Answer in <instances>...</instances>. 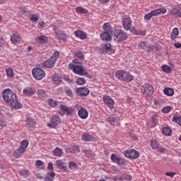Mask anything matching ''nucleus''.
Segmentation results:
<instances>
[{
	"instance_id": "52",
	"label": "nucleus",
	"mask_w": 181,
	"mask_h": 181,
	"mask_svg": "<svg viewBox=\"0 0 181 181\" xmlns=\"http://www.w3.org/2000/svg\"><path fill=\"white\" fill-rule=\"evenodd\" d=\"M48 104L49 105H50V107H56V105H57L56 101L53 100V99H49L48 101Z\"/></svg>"
},
{
	"instance_id": "46",
	"label": "nucleus",
	"mask_w": 181,
	"mask_h": 181,
	"mask_svg": "<svg viewBox=\"0 0 181 181\" xmlns=\"http://www.w3.org/2000/svg\"><path fill=\"white\" fill-rule=\"evenodd\" d=\"M172 110V107L170 106H167V107H164L161 112L163 113V114H168V112H170V111Z\"/></svg>"
},
{
	"instance_id": "38",
	"label": "nucleus",
	"mask_w": 181,
	"mask_h": 181,
	"mask_svg": "<svg viewBox=\"0 0 181 181\" xmlns=\"http://www.w3.org/2000/svg\"><path fill=\"white\" fill-rule=\"evenodd\" d=\"M151 146L152 149H158L159 148V143L155 139L151 141Z\"/></svg>"
},
{
	"instance_id": "5",
	"label": "nucleus",
	"mask_w": 181,
	"mask_h": 181,
	"mask_svg": "<svg viewBox=\"0 0 181 181\" xmlns=\"http://www.w3.org/2000/svg\"><path fill=\"white\" fill-rule=\"evenodd\" d=\"M115 76L119 80H122V81H126V82L132 81L134 80L132 75L122 70L117 71L115 74Z\"/></svg>"
},
{
	"instance_id": "63",
	"label": "nucleus",
	"mask_w": 181,
	"mask_h": 181,
	"mask_svg": "<svg viewBox=\"0 0 181 181\" xmlns=\"http://www.w3.org/2000/svg\"><path fill=\"white\" fill-rule=\"evenodd\" d=\"M175 173H165L166 176H170V177H173L175 176Z\"/></svg>"
},
{
	"instance_id": "48",
	"label": "nucleus",
	"mask_w": 181,
	"mask_h": 181,
	"mask_svg": "<svg viewBox=\"0 0 181 181\" xmlns=\"http://www.w3.org/2000/svg\"><path fill=\"white\" fill-rule=\"evenodd\" d=\"M72 63H74L73 66H83V62L77 59H74Z\"/></svg>"
},
{
	"instance_id": "15",
	"label": "nucleus",
	"mask_w": 181,
	"mask_h": 181,
	"mask_svg": "<svg viewBox=\"0 0 181 181\" xmlns=\"http://www.w3.org/2000/svg\"><path fill=\"white\" fill-rule=\"evenodd\" d=\"M103 100L104 104L107 105V107H114V104H115V102L109 95H104Z\"/></svg>"
},
{
	"instance_id": "34",
	"label": "nucleus",
	"mask_w": 181,
	"mask_h": 181,
	"mask_svg": "<svg viewBox=\"0 0 181 181\" xmlns=\"http://www.w3.org/2000/svg\"><path fill=\"white\" fill-rule=\"evenodd\" d=\"M178 35H179V29H177V28H173L171 33V39L173 40H175V39H176V37Z\"/></svg>"
},
{
	"instance_id": "45",
	"label": "nucleus",
	"mask_w": 181,
	"mask_h": 181,
	"mask_svg": "<svg viewBox=\"0 0 181 181\" xmlns=\"http://www.w3.org/2000/svg\"><path fill=\"white\" fill-rule=\"evenodd\" d=\"M76 57H78L80 60H84V54L82 52H77L75 53Z\"/></svg>"
},
{
	"instance_id": "19",
	"label": "nucleus",
	"mask_w": 181,
	"mask_h": 181,
	"mask_svg": "<svg viewBox=\"0 0 181 181\" xmlns=\"http://www.w3.org/2000/svg\"><path fill=\"white\" fill-rule=\"evenodd\" d=\"M11 42L13 45H16L21 42V35L18 33H14L11 35Z\"/></svg>"
},
{
	"instance_id": "9",
	"label": "nucleus",
	"mask_w": 181,
	"mask_h": 181,
	"mask_svg": "<svg viewBox=\"0 0 181 181\" xmlns=\"http://www.w3.org/2000/svg\"><path fill=\"white\" fill-rule=\"evenodd\" d=\"M122 23L125 30H131V26H132V20H131V17H129V16H124L122 17Z\"/></svg>"
},
{
	"instance_id": "6",
	"label": "nucleus",
	"mask_w": 181,
	"mask_h": 181,
	"mask_svg": "<svg viewBox=\"0 0 181 181\" xmlns=\"http://www.w3.org/2000/svg\"><path fill=\"white\" fill-rule=\"evenodd\" d=\"M32 74L35 80H42L45 76H46V74L45 73V71L40 68H34L32 70Z\"/></svg>"
},
{
	"instance_id": "2",
	"label": "nucleus",
	"mask_w": 181,
	"mask_h": 181,
	"mask_svg": "<svg viewBox=\"0 0 181 181\" xmlns=\"http://www.w3.org/2000/svg\"><path fill=\"white\" fill-rule=\"evenodd\" d=\"M59 56H60V52H59V51L54 52L52 54V57L43 63L42 66L44 67H47V69H53Z\"/></svg>"
},
{
	"instance_id": "13",
	"label": "nucleus",
	"mask_w": 181,
	"mask_h": 181,
	"mask_svg": "<svg viewBox=\"0 0 181 181\" xmlns=\"http://www.w3.org/2000/svg\"><path fill=\"white\" fill-rule=\"evenodd\" d=\"M59 124H60V117L53 115L51 118V122L48 124V127H49V128H56Z\"/></svg>"
},
{
	"instance_id": "1",
	"label": "nucleus",
	"mask_w": 181,
	"mask_h": 181,
	"mask_svg": "<svg viewBox=\"0 0 181 181\" xmlns=\"http://www.w3.org/2000/svg\"><path fill=\"white\" fill-rule=\"evenodd\" d=\"M3 100L6 103L7 105H10L11 108H15V110H21L23 105L21 102H19V98L11 90V89H6L3 91Z\"/></svg>"
},
{
	"instance_id": "49",
	"label": "nucleus",
	"mask_w": 181,
	"mask_h": 181,
	"mask_svg": "<svg viewBox=\"0 0 181 181\" xmlns=\"http://www.w3.org/2000/svg\"><path fill=\"white\" fill-rule=\"evenodd\" d=\"M69 169H71L72 170H74L75 169H77V164L76 163L71 161L69 163Z\"/></svg>"
},
{
	"instance_id": "55",
	"label": "nucleus",
	"mask_w": 181,
	"mask_h": 181,
	"mask_svg": "<svg viewBox=\"0 0 181 181\" xmlns=\"http://www.w3.org/2000/svg\"><path fill=\"white\" fill-rule=\"evenodd\" d=\"M82 76H85L86 77H88V78H92L91 75L87 72V69H85Z\"/></svg>"
},
{
	"instance_id": "12",
	"label": "nucleus",
	"mask_w": 181,
	"mask_h": 181,
	"mask_svg": "<svg viewBox=\"0 0 181 181\" xmlns=\"http://www.w3.org/2000/svg\"><path fill=\"white\" fill-rule=\"evenodd\" d=\"M102 53L103 54H113V53H115V49H112L111 44L107 43L102 47Z\"/></svg>"
},
{
	"instance_id": "31",
	"label": "nucleus",
	"mask_w": 181,
	"mask_h": 181,
	"mask_svg": "<svg viewBox=\"0 0 181 181\" xmlns=\"http://www.w3.org/2000/svg\"><path fill=\"white\" fill-rule=\"evenodd\" d=\"M53 154L55 156H58V158H60L63 155V150L59 147H57L54 151H53Z\"/></svg>"
},
{
	"instance_id": "35",
	"label": "nucleus",
	"mask_w": 181,
	"mask_h": 181,
	"mask_svg": "<svg viewBox=\"0 0 181 181\" xmlns=\"http://www.w3.org/2000/svg\"><path fill=\"white\" fill-rule=\"evenodd\" d=\"M52 81H54V84H59V83H62V78L59 74H54L52 77Z\"/></svg>"
},
{
	"instance_id": "14",
	"label": "nucleus",
	"mask_w": 181,
	"mask_h": 181,
	"mask_svg": "<svg viewBox=\"0 0 181 181\" xmlns=\"http://www.w3.org/2000/svg\"><path fill=\"white\" fill-rule=\"evenodd\" d=\"M59 108L64 114H66L68 117H71L73 115V112H74V110L71 107H69L63 105H60Z\"/></svg>"
},
{
	"instance_id": "21",
	"label": "nucleus",
	"mask_w": 181,
	"mask_h": 181,
	"mask_svg": "<svg viewBox=\"0 0 181 181\" xmlns=\"http://www.w3.org/2000/svg\"><path fill=\"white\" fill-rule=\"evenodd\" d=\"M151 16H157V15H160V13H166V8H158L156 10H153L150 12Z\"/></svg>"
},
{
	"instance_id": "53",
	"label": "nucleus",
	"mask_w": 181,
	"mask_h": 181,
	"mask_svg": "<svg viewBox=\"0 0 181 181\" xmlns=\"http://www.w3.org/2000/svg\"><path fill=\"white\" fill-rule=\"evenodd\" d=\"M71 148H72V153H77V152H80V148L78 146H73Z\"/></svg>"
},
{
	"instance_id": "57",
	"label": "nucleus",
	"mask_w": 181,
	"mask_h": 181,
	"mask_svg": "<svg viewBox=\"0 0 181 181\" xmlns=\"http://www.w3.org/2000/svg\"><path fill=\"white\" fill-rule=\"evenodd\" d=\"M110 159H122L121 157H117L115 153L111 155Z\"/></svg>"
},
{
	"instance_id": "3",
	"label": "nucleus",
	"mask_w": 181,
	"mask_h": 181,
	"mask_svg": "<svg viewBox=\"0 0 181 181\" xmlns=\"http://www.w3.org/2000/svg\"><path fill=\"white\" fill-rule=\"evenodd\" d=\"M29 146V141L23 140L21 143L20 147L13 152L14 158H18L23 155V153L26 151Z\"/></svg>"
},
{
	"instance_id": "42",
	"label": "nucleus",
	"mask_w": 181,
	"mask_h": 181,
	"mask_svg": "<svg viewBox=\"0 0 181 181\" xmlns=\"http://www.w3.org/2000/svg\"><path fill=\"white\" fill-rule=\"evenodd\" d=\"M37 94L38 97H40V98H45V97H46V93L45 92V90H43L42 89H39L37 91Z\"/></svg>"
},
{
	"instance_id": "30",
	"label": "nucleus",
	"mask_w": 181,
	"mask_h": 181,
	"mask_svg": "<svg viewBox=\"0 0 181 181\" xmlns=\"http://www.w3.org/2000/svg\"><path fill=\"white\" fill-rule=\"evenodd\" d=\"M119 121V120L117 119V117H115V116H112L108 118V122H110V124L111 125H117V124H118Z\"/></svg>"
},
{
	"instance_id": "29",
	"label": "nucleus",
	"mask_w": 181,
	"mask_h": 181,
	"mask_svg": "<svg viewBox=\"0 0 181 181\" xmlns=\"http://www.w3.org/2000/svg\"><path fill=\"white\" fill-rule=\"evenodd\" d=\"M114 163H117L121 168H124L127 165V161L124 159H112Z\"/></svg>"
},
{
	"instance_id": "58",
	"label": "nucleus",
	"mask_w": 181,
	"mask_h": 181,
	"mask_svg": "<svg viewBox=\"0 0 181 181\" xmlns=\"http://www.w3.org/2000/svg\"><path fill=\"white\" fill-rule=\"evenodd\" d=\"M130 30L131 33H133L134 35H138V31L134 28V27H132Z\"/></svg>"
},
{
	"instance_id": "62",
	"label": "nucleus",
	"mask_w": 181,
	"mask_h": 181,
	"mask_svg": "<svg viewBox=\"0 0 181 181\" xmlns=\"http://www.w3.org/2000/svg\"><path fill=\"white\" fill-rule=\"evenodd\" d=\"M66 93V95H69V97H73V91H71V90H68Z\"/></svg>"
},
{
	"instance_id": "51",
	"label": "nucleus",
	"mask_w": 181,
	"mask_h": 181,
	"mask_svg": "<svg viewBox=\"0 0 181 181\" xmlns=\"http://www.w3.org/2000/svg\"><path fill=\"white\" fill-rule=\"evenodd\" d=\"M30 20L33 22H37V21H39V16L37 14H33L30 17Z\"/></svg>"
},
{
	"instance_id": "22",
	"label": "nucleus",
	"mask_w": 181,
	"mask_h": 181,
	"mask_svg": "<svg viewBox=\"0 0 181 181\" xmlns=\"http://www.w3.org/2000/svg\"><path fill=\"white\" fill-rule=\"evenodd\" d=\"M111 34L112 33L104 32L100 34V38L105 42H110L112 39Z\"/></svg>"
},
{
	"instance_id": "24",
	"label": "nucleus",
	"mask_w": 181,
	"mask_h": 181,
	"mask_svg": "<svg viewBox=\"0 0 181 181\" xmlns=\"http://www.w3.org/2000/svg\"><path fill=\"white\" fill-rule=\"evenodd\" d=\"M25 124L30 127V128H35L36 127V121L30 117H28L25 119Z\"/></svg>"
},
{
	"instance_id": "54",
	"label": "nucleus",
	"mask_w": 181,
	"mask_h": 181,
	"mask_svg": "<svg viewBox=\"0 0 181 181\" xmlns=\"http://www.w3.org/2000/svg\"><path fill=\"white\" fill-rule=\"evenodd\" d=\"M158 115H154L152 116V121L154 124V125H156V124H158Z\"/></svg>"
},
{
	"instance_id": "64",
	"label": "nucleus",
	"mask_w": 181,
	"mask_h": 181,
	"mask_svg": "<svg viewBox=\"0 0 181 181\" xmlns=\"http://www.w3.org/2000/svg\"><path fill=\"white\" fill-rule=\"evenodd\" d=\"M175 47H176V49H180L181 47V43L177 42L174 45Z\"/></svg>"
},
{
	"instance_id": "4",
	"label": "nucleus",
	"mask_w": 181,
	"mask_h": 181,
	"mask_svg": "<svg viewBox=\"0 0 181 181\" xmlns=\"http://www.w3.org/2000/svg\"><path fill=\"white\" fill-rule=\"evenodd\" d=\"M112 36L117 42H124L128 39V35L123 30H115L112 33Z\"/></svg>"
},
{
	"instance_id": "61",
	"label": "nucleus",
	"mask_w": 181,
	"mask_h": 181,
	"mask_svg": "<svg viewBox=\"0 0 181 181\" xmlns=\"http://www.w3.org/2000/svg\"><path fill=\"white\" fill-rule=\"evenodd\" d=\"M47 169H48V170H53V163H49Z\"/></svg>"
},
{
	"instance_id": "16",
	"label": "nucleus",
	"mask_w": 181,
	"mask_h": 181,
	"mask_svg": "<svg viewBox=\"0 0 181 181\" xmlns=\"http://www.w3.org/2000/svg\"><path fill=\"white\" fill-rule=\"evenodd\" d=\"M76 91L81 97H86V95L90 94V90L84 87L77 88Z\"/></svg>"
},
{
	"instance_id": "23",
	"label": "nucleus",
	"mask_w": 181,
	"mask_h": 181,
	"mask_svg": "<svg viewBox=\"0 0 181 181\" xmlns=\"http://www.w3.org/2000/svg\"><path fill=\"white\" fill-rule=\"evenodd\" d=\"M54 176H56V173H54V172H48L44 177V181H53L54 180Z\"/></svg>"
},
{
	"instance_id": "26",
	"label": "nucleus",
	"mask_w": 181,
	"mask_h": 181,
	"mask_svg": "<svg viewBox=\"0 0 181 181\" xmlns=\"http://www.w3.org/2000/svg\"><path fill=\"white\" fill-rule=\"evenodd\" d=\"M146 45H147L146 42L142 41L139 44L138 47L141 50L144 49L146 50V52H149L151 50V47H148Z\"/></svg>"
},
{
	"instance_id": "28",
	"label": "nucleus",
	"mask_w": 181,
	"mask_h": 181,
	"mask_svg": "<svg viewBox=\"0 0 181 181\" xmlns=\"http://www.w3.org/2000/svg\"><path fill=\"white\" fill-rule=\"evenodd\" d=\"M83 152L85 153L86 158H90L91 159H94L95 158V156H94V153L90 149L84 148Z\"/></svg>"
},
{
	"instance_id": "59",
	"label": "nucleus",
	"mask_w": 181,
	"mask_h": 181,
	"mask_svg": "<svg viewBox=\"0 0 181 181\" xmlns=\"http://www.w3.org/2000/svg\"><path fill=\"white\" fill-rule=\"evenodd\" d=\"M158 152H160V153H165V152H166V149L163 147H160L158 148Z\"/></svg>"
},
{
	"instance_id": "33",
	"label": "nucleus",
	"mask_w": 181,
	"mask_h": 181,
	"mask_svg": "<svg viewBox=\"0 0 181 181\" xmlns=\"http://www.w3.org/2000/svg\"><path fill=\"white\" fill-rule=\"evenodd\" d=\"M163 93L164 94H165V95L170 96L175 94V90H173V89L170 88H165L163 90Z\"/></svg>"
},
{
	"instance_id": "47",
	"label": "nucleus",
	"mask_w": 181,
	"mask_h": 181,
	"mask_svg": "<svg viewBox=\"0 0 181 181\" xmlns=\"http://www.w3.org/2000/svg\"><path fill=\"white\" fill-rule=\"evenodd\" d=\"M82 139L86 141H93V137L88 134H83L82 136Z\"/></svg>"
},
{
	"instance_id": "17",
	"label": "nucleus",
	"mask_w": 181,
	"mask_h": 181,
	"mask_svg": "<svg viewBox=\"0 0 181 181\" xmlns=\"http://www.w3.org/2000/svg\"><path fill=\"white\" fill-rule=\"evenodd\" d=\"M78 115L81 119H86L88 117V112L84 107H81L78 111Z\"/></svg>"
},
{
	"instance_id": "43",
	"label": "nucleus",
	"mask_w": 181,
	"mask_h": 181,
	"mask_svg": "<svg viewBox=\"0 0 181 181\" xmlns=\"http://www.w3.org/2000/svg\"><path fill=\"white\" fill-rule=\"evenodd\" d=\"M35 165L37 167L39 168V169H45V163H43L40 160H37Z\"/></svg>"
},
{
	"instance_id": "8",
	"label": "nucleus",
	"mask_w": 181,
	"mask_h": 181,
	"mask_svg": "<svg viewBox=\"0 0 181 181\" xmlns=\"http://www.w3.org/2000/svg\"><path fill=\"white\" fill-rule=\"evenodd\" d=\"M123 153L126 158L129 159H138L139 158V153L135 149L127 150Z\"/></svg>"
},
{
	"instance_id": "25",
	"label": "nucleus",
	"mask_w": 181,
	"mask_h": 181,
	"mask_svg": "<svg viewBox=\"0 0 181 181\" xmlns=\"http://www.w3.org/2000/svg\"><path fill=\"white\" fill-rule=\"evenodd\" d=\"M56 163L58 168L63 170V172H67V166L66 165V163L60 160H57Z\"/></svg>"
},
{
	"instance_id": "32",
	"label": "nucleus",
	"mask_w": 181,
	"mask_h": 181,
	"mask_svg": "<svg viewBox=\"0 0 181 181\" xmlns=\"http://www.w3.org/2000/svg\"><path fill=\"white\" fill-rule=\"evenodd\" d=\"M103 30H105V32H107L109 33H112L114 31H112V28H111V25H110V24L108 23H105L103 26Z\"/></svg>"
},
{
	"instance_id": "44",
	"label": "nucleus",
	"mask_w": 181,
	"mask_h": 181,
	"mask_svg": "<svg viewBox=\"0 0 181 181\" xmlns=\"http://www.w3.org/2000/svg\"><path fill=\"white\" fill-rule=\"evenodd\" d=\"M76 84H78V86H83V84H86V79H84V78H78Z\"/></svg>"
},
{
	"instance_id": "10",
	"label": "nucleus",
	"mask_w": 181,
	"mask_h": 181,
	"mask_svg": "<svg viewBox=\"0 0 181 181\" xmlns=\"http://www.w3.org/2000/svg\"><path fill=\"white\" fill-rule=\"evenodd\" d=\"M141 90L144 94L148 97L152 95L153 94V86L151 84H145L141 87Z\"/></svg>"
},
{
	"instance_id": "41",
	"label": "nucleus",
	"mask_w": 181,
	"mask_h": 181,
	"mask_svg": "<svg viewBox=\"0 0 181 181\" xmlns=\"http://www.w3.org/2000/svg\"><path fill=\"white\" fill-rule=\"evenodd\" d=\"M161 69L164 73L169 74L172 71V68H170V66H169L168 65H163Z\"/></svg>"
},
{
	"instance_id": "39",
	"label": "nucleus",
	"mask_w": 181,
	"mask_h": 181,
	"mask_svg": "<svg viewBox=\"0 0 181 181\" xmlns=\"http://www.w3.org/2000/svg\"><path fill=\"white\" fill-rule=\"evenodd\" d=\"M76 11L77 13H88V11L83 7H76Z\"/></svg>"
},
{
	"instance_id": "50",
	"label": "nucleus",
	"mask_w": 181,
	"mask_h": 181,
	"mask_svg": "<svg viewBox=\"0 0 181 181\" xmlns=\"http://www.w3.org/2000/svg\"><path fill=\"white\" fill-rule=\"evenodd\" d=\"M21 176H24V177H26L29 175V170H23L22 171H20Z\"/></svg>"
},
{
	"instance_id": "18",
	"label": "nucleus",
	"mask_w": 181,
	"mask_h": 181,
	"mask_svg": "<svg viewBox=\"0 0 181 181\" xmlns=\"http://www.w3.org/2000/svg\"><path fill=\"white\" fill-rule=\"evenodd\" d=\"M170 15H173L175 18H180L181 17V8L175 7L173 8L171 11H170Z\"/></svg>"
},
{
	"instance_id": "40",
	"label": "nucleus",
	"mask_w": 181,
	"mask_h": 181,
	"mask_svg": "<svg viewBox=\"0 0 181 181\" xmlns=\"http://www.w3.org/2000/svg\"><path fill=\"white\" fill-rule=\"evenodd\" d=\"M163 133L164 135L169 136V135H170V134H172V129L169 127H164L163 129Z\"/></svg>"
},
{
	"instance_id": "20",
	"label": "nucleus",
	"mask_w": 181,
	"mask_h": 181,
	"mask_svg": "<svg viewBox=\"0 0 181 181\" xmlns=\"http://www.w3.org/2000/svg\"><path fill=\"white\" fill-rule=\"evenodd\" d=\"M23 93L24 95H26L27 97H30V95H33V94L36 93V90L33 88H25L23 89Z\"/></svg>"
},
{
	"instance_id": "11",
	"label": "nucleus",
	"mask_w": 181,
	"mask_h": 181,
	"mask_svg": "<svg viewBox=\"0 0 181 181\" xmlns=\"http://www.w3.org/2000/svg\"><path fill=\"white\" fill-rule=\"evenodd\" d=\"M54 30L55 33V37H57L58 40H67L69 38V36H67V35H66L64 32L62 31L61 30L54 28Z\"/></svg>"
},
{
	"instance_id": "60",
	"label": "nucleus",
	"mask_w": 181,
	"mask_h": 181,
	"mask_svg": "<svg viewBox=\"0 0 181 181\" xmlns=\"http://www.w3.org/2000/svg\"><path fill=\"white\" fill-rule=\"evenodd\" d=\"M45 26H46V23H45L44 21L40 22L38 24V27L40 28H45Z\"/></svg>"
},
{
	"instance_id": "56",
	"label": "nucleus",
	"mask_w": 181,
	"mask_h": 181,
	"mask_svg": "<svg viewBox=\"0 0 181 181\" xmlns=\"http://www.w3.org/2000/svg\"><path fill=\"white\" fill-rule=\"evenodd\" d=\"M152 16H153L152 14L151 13H148L144 16V19L146 21H149V19H151V18H152Z\"/></svg>"
},
{
	"instance_id": "27",
	"label": "nucleus",
	"mask_w": 181,
	"mask_h": 181,
	"mask_svg": "<svg viewBox=\"0 0 181 181\" xmlns=\"http://www.w3.org/2000/svg\"><path fill=\"white\" fill-rule=\"evenodd\" d=\"M75 36L81 40L87 39V35H86L85 32H83L81 30L75 31Z\"/></svg>"
},
{
	"instance_id": "37",
	"label": "nucleus",
	"mask_w": 181,
	"mask_h": 181,
	"mask_svg": "<svg viewBox=\"0 0 181 181\" xmlns=\"http://www.w3.org/2000/svg\"><path fill=\"white\" fill-rule=\"evenodd\" d=\"M6 73L7 77H10V78H13L15 77V76L13 75V69H12V68L6 69Z\"/></svg>"
},
{
	"instance_id": "36",
	"label": "nucleus",
	"mask_w": 181,
	"mask_h": 181,
	"mask_svg": "<svg viewBox=\"0 0 181 181\" xmlns=\"http://www.w3.org/2000/svg\"><path fill=\"white\" fill-rule=\"evenodd\" d=\"M38 43H46L47 42V37L45 35H40L37 37Z\"/></svg>"
},
{
	"instance_id": "7",
	"label": "nucleus",
	"mask_w": 181,
	"mask_h": 181,
	"mask_svg": "<svg viewBox=\"0 0 181 181\" xmlns=\"http://www.w3.org/2000/svg\"><path fill=\"white\" fill-rule=\"evenodd\" d=\"M69 69H73V72L78 76H83L86 68L83 65H73L70 64L69 65Z\"/></svg>"
}]
</instances>
